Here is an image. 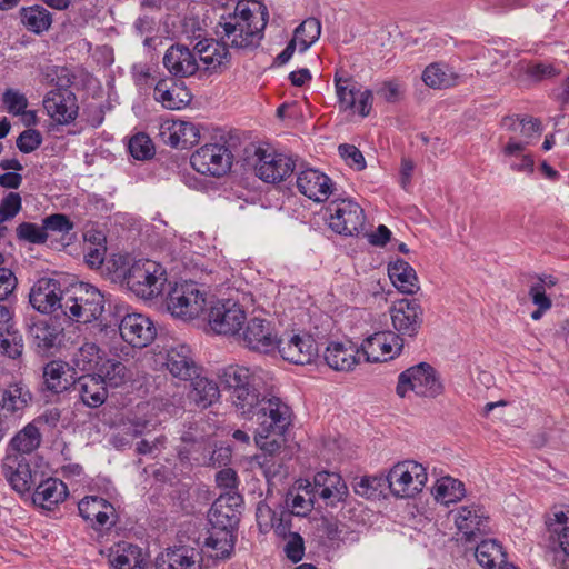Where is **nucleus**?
<instances>
[{
	"instance_id": "nucleus-30",
	"label": "nucleus",
	"mask_w": 569,
	"mask_h": 569,
	"mask_svg": "<svg viewBox=\"0 0 569 569\" xmlns=\"http://www.w3.org/2000/svg\"><path fill=\"white\" fill-rule=\"evenodd\" d=\"M32 400V395L22 382L10 383L0 388V411L4 419L21 417Z\"/></svg>"
},
{
	"instance_id": "nucleus-45",
	"label": "nucleus",
	"mask_w": 569,
	"mask_h": 569,
	"mask_svg": "<svg viewBox=\"0 0 569 569\" xmlns=\"http://www.w3.org/2000/svg\"><path fill=\"white\" fill-rule=\"evenodd\" d=\"M270 518V527L274 530V532L282 538H287L291 533V521L295 516L292 511L289 509H281L279 513L272 511L268 506L259 505L257 508V519L259 526H262L261 518L264 516Z\"/></svg>"
},
{
	"instance_id": "nucleus-12",
	"label": "nucleus",
	"mask_w": 569,
	"mask_h": 569,
	"mask_svg": "<svg viewBox=\"0 0 569 569\" xmlns=\"http://www.w3.org/2000/svg\"><path fill=\"white\" fill-rule=\"evenodd\" d=\"M254 415L259 422L256 431L284 435L290 426L291 410L277 397L269 399L260 397L259 407L248 419H251Z\"/></svg>"
},
{
	"instance_id": "nucleus-2",
	"label": "nucleus",
	"mask_w": 569,
	"mask_h": 569,
	"mask_svg": "<svg viewBox=\"0 0 569 569\" xmlns=\"http://www.w3.org/2000/svg\"><path fill=\"white\" fill-rule=\"evenodd\" d=\"M218 378L222 389L229 393L237 412L249 418L260 403V372L244 366L229 365L219 369Z\"/></svg>"
},
{
	"instance_id": "nucleus-38",
	"label": "nucleus",
	"mask_w": 569,
	"mask_h": 569,
	"mask_svg": "<svg viewBox=\"0 0 569 569\" xmlns=\"http://www.w3.org/2000/svg\"><path fill=\"white\" fill-rule=\"evenodd\" d=\"M110 563L114 569H146L147 566L142 549L126 541L117 545L110 555Z\"/></svg>"
},
{
	"instance_id": "nucleus-1",
	"label": "nucleus",
	"mask_w": 569,
	"mask_h": 569,
	"mask_svg": "<svg viewBox=\"0 0 569 569\" xmlns=\"http://www.w3.org/2000/svg\"><path fill=\"white\" fill-rule=\"evenodd\" d=\"M118 333L133 348H144L154 340L157 329L147 316L129 313L126 307L109 302L108 313L100 320L99 335L112 339Z\"/></svg>"
},
{
	"instance_id": "nucleus-52",
	"label": "nucleus",
	"mask_w": 569,
	"mask_h": 569,
	"mask_svg": "<svg viewBox=\"0 0 569 569\" xmlns=\"http://www.w3.org/2000/svg\"><path fill=\"white\" fill-rule=\"evenodd\" d=\"M321 33V23L317 18L303 20L295 30L293 39L298 42L299 52L307 51Z\"/></svg>"
},
{
	"instance_id": "nucleus-19",
	"label": "nucleus",
	"mask_w": 569,
	"mask_h": 569,
	"mask_svg": "<svg viewBox=\"0 0 569 569\" xmlns=\"http://www.w3.org/2000/svg\"><path fill=\"white\" fill-rule=\"evenodd\" d=\"M241 338L244 346L253 351L269 353L278 349L279 339L273 332L271 322L259 317L248 320Z\"/></svg>"
},
{
	"instance_id": "nucleus-48",
	"label": "nucleus",
	"mask_w": 569,
	"mask_h": 569,
	"mask_svg": "<svg viewBox=\"0 0 569 569\" xmlns=\"http://www.w3.org/2000/svg\"><path fill=\"white\" fill-rule=\"evenodd\" d=\"M40 431L34 423L30 422L11 439L10 447L21 456L34 451L40 446Z\"/></svg>"
},
{
	"instance_id": "nucleus-41",
	"label": "nucleus",
	"mask_w": 569,
	"mask_h": 569,
	"mask_svg": "<svg viewBox=\"0 0 569 569\" xmlns=\"http://www.w3.org/2000/svg\"><path fill=\"white\" fill-rule=\"evenodd\" d=\"M188 397L198 408L207 409L219 400L220 389L213 380L197 375Z\"/></svg>"
},
{
	"instance_id": "nucleus-14",
	"label": "nucleus",
	"mask_w": 569,
	"mask_h": 569,
	"mask_svg": "<svg viewBox=\"0 0 569 569\" xmlns=\"http://www.w3.org/2000/svg\"><path fill=\"white\" fill-rule=\"evenodd\" d=\"M391 322L397 335L413 338L418 335L422 321L423 310L417 299H400L390 308Z\"/></svg>"
},
{
	"instance_id": "nucleus-42",
	"label": "nucleus",
	"mask_w": 569,
	"mask_h": 569,
	"mask_svg": "<svg viewBox=\"0 0 569 569\" xmlns=\"http://www.w3.org/2000/svg\"><path fill=\"white\" fill-rule=\"evenodd\" d=\"M475 557L485 569H496L507 562V553L496 539L482 540L476 547Z\"/></svg>"
},
{
	"instance_id": "nucleus-44",
	"label": "nucleus",
	"mask_w": 569,
	"mask_h": 569,
	"mask_svg": "<svg viewBox=\"0 0 569 569\" xmlns=\"http://www.w3.org/2000/svg\"><path fill=\"white\" fill-rule=\"evenodd\" d=\"M97 376L103 380L106 387L117 388L129 379L127 366L114 358L101 361Z\"/></svg>"
},
{
	"instance_id": "nucleus-29",
	"label": "nucleus",
	"mask_w": 569,
	"mask_h": 569,
	"mask_svg": "<svg viewBox=\"0 0 569 569\" xmlns=\"http://www.w3.org/2000/svg\"><path fill=\"white\" fill-rule=\"evenodd\" d=\"M160 136L172 148L189 149L199 142L200 131L194 123L178 120L162 124Z\"/></svg>"
},
{
	"instance_id": "nucleus-46",
	"label": "nucleus",
	"mask_w": 569,
	"mask_h": 569,
	"mask_svg": "<svg viewBox=\"0 0 569 569\" xmlns=\"http://www.w3.org/2000/svg\"><path fill=\"white\" fill-rule=\"evenodd\" d=\"M234 531L210 529L206 539V546L216 551L214 558L229 559L234 550Z\"/></svg>"
},
{
	"instance_id": "nucleus-7",
	"label": "nucleus",
	"mask_w": 569,
	"mask_h": 569,
	"mask_svg": "<svg viewBox=\"0 0 569 569\" xmlns=\"http://www.w3.org/2000/svg\"><path fill=\"white\" fill-rule=\"evenodd\" d=\"M260 8V23L251 24L243 23L237 20L231 21L228 19H221L217 26L216 33L226 40L232 48L254 50L257 49L264 36V29L268 24L269 12L264 4L259 6Z\"/></svg>"
},
{
	"instance_id": "nucleus-51",
	"label": "nucleus",
	"mask_w": 569,
	"mask_h": 569,
	"mask_svg": "<svg viewBox=\"0 0 569 569\" xmlns=\"http://www.w3.org/2000/svg\"><path fill=\"white\" fill-rule=\"evenodd\" d=\"M336 92L339 104L345 110H353L357 106V97L360 86L352 78H342L338 73L335 76Z\"/></svg>"
},
{
	"instance_id": "nucleus-3",
	"label": "nucleus",
	"mask_w": 569,
	"mask_h": 569,
	"mask_svg": "<svg viewBox=\"0 0 569 569\" xmlns=\"http://www.w3.org/2000/svg\"><path fill=\"white\" fill-rule=\"evenodd\" d=\"M106 298L103 293L90 283L80 282L66 293L63 315L72 321L88 323L98 321L99 330L101 318L107 316Z\"/></svg>"
},
{
	"instance_id": "nucleus-60",
	"label": "nucleus",
	"mask_w": 569,
	"mask_h": 569,
	"mask_svg": "<svg viewBox=\"0 0 569 569\" xmlns=\"http://www.w3.org/2000/svg\"><path fill=\"white\" fill-rule=\"evenodd\" d=\"M2 102L7 111L13 116H21L26 113L28 107L27 97L19 90L9 88L2 93Z\"/></svg>"
},
{
	"instance_id": "nucleus-5",
	"label": "nucleus",
	"mask_w": 569,
	"mask_h": 569,
	"mask_svg": "<svg viewBox=\"0 0 569 569\" xmlns=\"http://www.w3.org/2000/svg\"><path fill=\"white\" fill-rule=\"evenodd\" d=\"M164 302L167 310L176 318L194 319L207 306V291L202 284L184 280L171 284L168 282Z\"/></svg>"
},
{
	"instance_id": "nucleus-50",
	"label": "nucleus",
	"mask_w": 569,
	"mask_h": 569,
	"mask_svg": "<svg viewBox=\"0 0 569 569\" xmlns=\"http://www.w3.org/2000/svg\"><path fill=\"white\" fill-rule=\"evenodd\" d=\"M466 496V489L462 481L452 477H442L435 487V497L437 500L449 505L461 500Z\"/></svg>"
},
{
	"instance_id": "nucleus-33",
	"label": "nucleus",
	"mask_w": 569,
	"mask_h": 569,
	"mask_svg": "<svg viewBox=\"0 0 569 569\" xmlns=\"http://www.w3.org/2000/svg\"><path fill=\"white\" fill-rule=\"evenodd\" d=\"M0 351L11 359L22 355V336L13 328L12 311L0 303Z\"/></svg>"
},
{
	"instance_id": "nucleus-9",
	"label": "nucleus",
	"mask_w": 569,
	"mask_h": 569,
	"mask_svg": "<svg viewBox=\"0 0 569 569\" xmlns=\"http://www.w3.org/2000/svg\"><path fill=\"white\" fill-rule=\"evenodd\" d=\"M389 490L396 498L408 499L420 493L427 483V469L413 460L397 462L387 475Z\"/></svg>"
},
{
	"instance_id": "nucleus-4",
	"label": "nucleus",
	"mask_w": 569,
	"mask_h": 569,
	"mask_svg": "<svg viewBox=\"0 0 569 569\" xmlns=\"http://www.w3.org/2000/svg\"><path fill=\"white\" fill-rule=\"evenodd\" d=\"M119 272L121 282L144 300H152L163 295L164 287L168 284L166 268L152 260L134 261L126 271L122 269Z\"/></svg>"
},
{
	"instance_id": "nucleus-20",
	"label": "nucleus",
	"mask_w": 569,
	"mask_h": 569,
	"mask_svg": "<svg viewBox=\"0 0 569 569\" xmlns=\"http://www.w3.org/2000/svg\"><path fill=\"white\" fill-rule=\"evenodd\" d=\"M28 338L38 355L49 356L61 347L63 330L46 320H32L28 325Z\"/></svg>"
},
{
	"instance_id": "nucleus-35",
	"label": "nucleus",
	"mask_w": 569,
	"mask_h": 569,
	"mask_svg": "<svg viewBox=\"0 0 569 569\" xmlns=\"http://www.w3.org/2000/svg\"><path fill=\"white\" fill-rule=\"evenodd\" d=\"M166 367L173 377L181 380L192 379L198 371L187 345H177L167 350Z\"/></svg>"
},
{
	"instance_id": "nucleus-39",
	"label": "nucleus",
	"mask_w": 569,
	"mask_h": 569,
	"mask_svg": "<svg viewBox=\"0 0 569 569\" xmlns=\"http://www.w3.org/2000/svg\"><path fill=\"white\" fill-rule=\"evenodd\" d=\"M388 274L395 287L407 295L419 290V281L415 269L403 259L389 263Z\"/></svg>"
},
{
	"instance_id": "nucleus-8",
	"label": "nucleus",
	"mask_w": 569,
	"mask_h": 569,
	"mask_svg": "<svg viewBox=\"0 0 569 569\" xmlns=\"http://www.w3.org/2000/svg\"><path fill=\"white\" fill-rule=\"evenodd\" d=\"M411 390L419 397L436 398L443 391V385L436 369L420 362L402 371L398 377L396 392L403 398Z\"/></svg>"
},
{
	"instance_id": "nucleus-21",
	"label": "nucleus",
	"mask_w": 569,
	"mask_h": 569,
	"mask_svg": "<svg viewBox=\"0 0 569 569\" xmlns=\"http://www.w3.org/2000/svg\"><path fill=\"white\" fill-rule=\"evenodd\" d=\"M400 353L403 348V339L393 332H377L367 339L360 346L361 356L366 362H379L387 359H392L391 355Z\"/></svg>"
},
{
	"instance_id": "nucleus-17",
	"label": "nucleus",
	"mask_w": 569,
	"mask_h": 569,
	"mask_svg": "<svg viewBox=\"0 0 569 569\" xmlns=\"http://www.w3.org/2000/svg\"><path fill=\"white\" fill-rule=\"evenodd\" d=\"M64 298L59 280L40 278L31 288L29 302L37 311L48 315L57 309L63 312Z\"/></svg>"
},
{
	"instance_id": "nucleus-58",
	"label": "nucleus",
	"mask_w": 569,
	"mask_h": 569,
	"mask_svg": "<svg viewBox=\"0 0 569 569\" xmlns=\"http://www.w3.org/2000/svg\"><path fill=\"white\" fill-rule=\"evenodd\" d=\"M320 531L332 542H345L350 535H353L346 523L329 518L321 519Z\"/></svg>"
},
{
	"instance_id": "nucleus-25",
	"label": "nucleus",
	"mask_w": 569,
	"mask_h": 569,
	"mask_svg": "<svg viewBox=\"0 0 569 569\" xmlns=\"http://www.w3.org/2000/svg\"><path fill=\"white\" fill-rule=\"evenodd\" d=\"M43 108L59 124L73 122L79 113L78 100L74 93L49 91L43 98Z\"/></svg>"
},
{
	"instance_id": "nucleus-18",
	"label": "nucleus",
	"mask_w": 569,
	"mask_h": 569,
	"mask_svg": "<svg viewBox=\"0 0 569 569\" xmlns=\"http://www.w3.org/2000/svg\"><path fill=\"white\" fill-rule=\"evenodd\" d=\"M241 502L242 497L239 493L220 495L208 512L210 529L236 531L239 523V513L236 507H239Z\"/></svg>"
},
{
	"instance_id": "nucleus-37",
	"label": "nucleus",
	"mask_w": 569,
	"mask_h": 569,
	"mask_svg": "<svg viewBox=\"0 0 569 569\" xmlns=\"http://www.w3.org/2000/svg\"><path fill=\"white\" fill-rule=\"evenodd\" d=\"M67 496L68 488L63 481L57 478H48L37 486L32 495V501L43 509L51 510L53 506L63 501Z\"/></svg>"
},
{
	"instance_id": "nucleus-55",
	"label": "nucleus",
	"mask_w": 569,
	"mask_h": 569,
	"mask_svg": "<svg viewBox=\"0 0 569 569\" xmlns=\"http://www.w3.org/2000/svg\"><path fill=\"white\" fill-rule=\"evenodd\" d=\"M128 150L136 160L140 161L152 159L156 154L154 144L144 132H138L130 138Z\"/></svg>"
},
{
	"instance_id": "nucleus-34",
	"label": "nucleus",
	"mask_w": 569,
	"mask_h": 569,
	"mask_svg": "<svg viewBox=\"0 0 569 569\" xmlns=\"http://www.w3.org/2000/svg\"><path fill=\"white\" fill-rule=\"evenodd\" d=\"M201 557L192 548L167 549L157 556L154 569H201Z\"/></svg>"
},
{
	"instance_id": "nucleus-36",
	"label": "nucleus",
	"mask_w": 569,
	"mask_h": 569,
	"mask_svg": "<svg viewBox=\"0 0 569 569\" xmlns=\"http://www.w3.org/2000/svg\"><path fill=\"white\" fill-rule=\"evenodd\" d=\"M361 357L360 348L352 345L347 347L342 342H330L325 351L327 365L337 371L352 370Z\"/></svg>"
},
{
	"instance_id": "nucleus-16",
	"label": "nucleus",
	"mask_w": 569,
	"mask_h": 569,
	"mask_svg": "<svg viewBox=\"0 0 569 569\" xmlns=\"http://www.w3.org/2000/svg\"><path fill=\"white\" fill-rule=\"evenodd\" d=\"M77 372L69 362L54 359L42 368L41 392L46 396H57L71 390Z\"/></svg>"
},
{
	"instance_id": "nucleus-64",
	"label": "nucleus",
	"mask_w": 569,
	"mask_h": 569,
	"mask_svg": "<svg viewBox=\"0 0 569 569\" xmlns=\"http://www.w3.org/2000/svg\"><path fill=\"white\" fill-rule=\"evenodd\" d=\"M52 74V83H54L56 88L51 91H60V93H73L70 90L76 77L67 67H53Z\"/></svg>"
},
{
	"instance_id": "nucleus-23",
	"label": "nucleus",
	"mask_w": 569,
	"mask_h": 569,
	"mask_svg": "<svg viewBox=\"0 0 569 569\" xmlns=\"http://www.w3.org/2000/svg\"><path fill=\"white\" fill-rule=\"evenodd\" d=\"M278 350L286 361L295 365L311 363L318 355L317 342L310 335H293L288 340L281 338Z\"/></svg>"
},
{
	"instance_id": "nucleus-47",
	"label": "nucleus",
	"mask_w": 569,
	"mask_h": 569,
	"mask_svg": "<svg viewBox=\"0 0 569 569\" xmlns=\"http://www.w3.org/2000/svg\"><path fill=\"white\" fill-rule=\"evenodd\" d=\"M100 348L92 342H86L82 345L77 352L72 356L71 366L74 367V371H91L98 369L102 357L100 356Z\"/></svg>"
},
{
	"instance_id": "nucleus-27",
	"label": "nucleus",
	"mask_w": 569,
	"mask_h": 569,
	"mask_svg": "<svg viewBox=\"0 0 569 569\" xmlns=\"http://www.w3.org/2000/svg\"><path fill=\"white\" fill-rule=\"evenodd\" d=\"M313 495L321 498L326 506L335 507L348 496V487L339 473L321 471L313 478Z\"/></svg>"
},
{
	"instance_id": "nucleus-54",
	"label": "nucleus",
	"mask_w": 569,
	"mask_h": 569,
	"mask_svg": "<svg viewBox=\"0 0 569 569\" xmlns=\"http://www.w3.org/2000/svg\"><path fill=\"white\" fill-rule=\"evenodd\" d=\"M46 239L58 234L63 240L73 229L74 222L64 213H52L42 219Z\"/></svg>"
},
{
	"instance_id": "nucleus-59",
	"label": "nucleus",
	"mask_w": 569,
	"mask_h": 569,
	"mask_svg": "<svg viewBox=\"0 0 569 569\" xmlns=\"http://www.w3.org/2000/svg\"><path fill=\"white\" fill-rule=\"evenodd\" d=\"M17 238L33 244H43L47 242L43 226L33 222H22L16 229Z\"/></svg>"
},
{
	"instance_id": "nucleus-6",
	"label": "nucleus",
	"mask_w": 569,
	"mask_h": 569,
	"mask_svg": "<svg viewBox=\"0 0 569 569\" xmlns=\"http://www.w3.org/2000/svg\"><path fill=\"white\" fill-rule=\"evenodd\" d=\"M231 137L220 136L216 142L206 143L190 157L192 168L201 174L220 178L232 167Z\"/></svg>"
},
{
	"instance_id": "nucleus-40",
	"label": "nucleus",
	"mask_w": 569,
	"mask_h": 569,
	"mask_svg": "<svg viewBox=\"0 0 569 569\" xmlns=\"http://www.w3.org/2000/svg\"><path fill=\"white\" fill-rule=\"evenodd\" d=\"M227 44L226 41L221 43L213 40H204L199 41L194 46V50L198 52L200 60L208 67L212 69L227 68L231 57Z\"/></svg>"
},
{
	"instance_id": "nucleus-15",
	"label": "nucleus",
	"mask_w": 569,
	"mask_h": 569,
	"mask_svg": "<svg viewBox=\"0 0 569 569\" xmlns=\"http://www.w3.org/2000/svg\"><path fill=\"white\" fill-rule=\"evenodd\" d=\"M79 515L94 530H109L118 522L116 508L107 499L98 496H86L78 503Z\"/></svg>"
},
{
	"instance_id": "nucleus-62",
	"label": "nucleus",
	"mask_w": 569,
	"mask_h": 569,
	"mask_svg": "<svg viewBox=\"0 0 569 569\" xmlns=\"http://www.w3.org/2000/svg\"><path fill=\"white\" fill-rule=\"evenodd\" d=\"M42 143V134L37 129H27L17 138V148L23 153H31Z\"/></svg>"
},
{
	"instance_id": "nucleus-63",
	"label": "nucleus",
	"mask_w": 569,
	"mask_h": 569,
	"mask_svg": "<svg viewBox=\"0 0 569 569\" xmlns=\"http://www.w3.org/2000/svg\"><path fill=\"white\" fill-rule=\"evenodd\" d=\"M338 151L349 167H353L358 171L366 168L365 157L356 146L342 143L338 147Z\"/></svg>"
},
{
	"instance_id": "nucleus-13",
	"label": "nucleus",
	"mask_w": 569,
	"mask_h": 569,
	"mask_svg": "<svg viewBox=\"0 0 569 569\" xmlns=\"http://www.w3.org/2000/svg\"><path fill=\"white\" fill-rule=\"evenodd\" d=\"M257 161L256 174L264 182L278 183L291 176L295 162L290 157L276 151H268L261 147L254 149Z\"/></svg>"
},
{
	"instance_id": "nucleus-43",
	"label": "nucleus",
	"mask_w": 569,
	"mask_h": 569,
	"mask_svg": "<svg viewBox=\"0 0 569 569\" xmlns=\"http://www.w3.org/2000/svg\"><path fill=\"white\" fill-rule=\"evenodd\" d=\"M20 17L24 27L36 34L49 30L52 24V14L44 7L39 4L22 8L20 10Z\"/></svg>"
},
{
	"instance_id": "nucleus-49",
	"label": "nucleus",
	"mask_w": 569,
	"mask_h": 569,
	"mask_svg": "<svg viewBox=\"0 0 569 569\" xmlns=\"http://www.w3.org/2000/svg\"><path fill=\"white\" fill-rule=\"evenodd\" d=\"M422 80L430 88L446 89L456 84L457 76L445 64L431 63L425 69Z\"/></svg>"
},
{
	"instance_id": "nucleus-26",
	"label": "nucleus",
	"mask_w": 569,
	"mask_h": 569,
	"mask_svg": "<svg viewBox=\"0 0 569 569\" xmlns=\"http://www.w3.org/2000/svg\"><path fill=\"white\" fill-rule=\"evenodd\" d=\"M162 62L169 73L177 79L193 76L199 68L194 53L181 43L170 46Z\"/></svg>"
},
{
	"instance_id": "nucleus-10",
	"label": "nucleus",
	"mask_w": 569,
	"mask_h": 569,
	"mask_svg": "<svg viewBox=\"0 0 569 569\" xmlns=\"http://www.w3.org/2000/svg\"><path fill=\"white\" fill-rule=\"evenodd\" d=\"M246 311L236 300L223 299L214 302L208 313V323L218 335H239L246 322Z\"/></svg>"
},
{
	"instance_id": "nucleus-32",
	"label": "nucleus",
	"mask_w": 569,
	"mask_h": 569,
	"mask_svg": "<svg viewBox=\"0 0 569 569\" xmlns=\"http://www.w3.org/2000/svg\"><path fill=\"white\" fill-rule=\"evenodd\" d=\"M2 472L19 493L30 491L33 483L31 470L26 459L19 455H7L2 462Z\"/></svg>"
},
{
	"instance_id": "nucleus-28",
	"label": "nucleus",
	"mask_w": 569,
	"mask_h": 569,
	"mask_svg": "<svg viewBox=\"0 0 569 569\" xmlns=\"http://www.w3.org/2000/svg\"><path fill=\"white\" fill-rule=\"evenodd\" d=\"M332 186L331 179L316 169L302 170L297 177L298 190L316 202L327 200L332 193Z\"/></svg>"
},
{
	"instance_id": "nucleus-57",
	"label": "nucleus",
	"mask_w": 569,
	"mask_h": 569,
	"mask_svg": "<svg viewBox=\"0 0 569 569\" xmlns=\"http://www.w3.org/2000/svg\"><path fill=\"white\" fill-rule=\"evenodd\" d=\"M256 460L268 481L282 475L286 456L259 453L256 456Z\"/></svg>"
},
{
	"instance_id": "nucleus-61",
	"label": "nucleus",
	"mask_w": 569,
	"mask_h": 569,
	"mask_svg": "<svg viewBox=\"0 0 569 569\" xmlns=\"http://www.w3.org/2000/svg\"><path fill=\"white\" fill-rule=\"evenodd\" d=\"M22 200L19 193L9 192L0 203V222L13 219L21 210Z\"/></svg>"
},
{
	"instance_id": "nucleus-24",
	"label": "nucleus",
	"mask_w": 569,
	"mask_h": 569,
	"mask_svg": "<svg viewBox=\"0 0 569 569\" xmlns=\"http://www.w3.org/2000/svg\"><path fill=\"white\" fill-rule=\"evenodd\" d=\"M455 522L468 542L473 541L477 535L483 536L490 531L487 511L483 507L476 503L460 507Z\"/></svg>"
},
{
	"instance_id": "nucleus-31",
	"label": "nucleus",
	"mask_w": 569,
	"mask_h": 569,
	"mask_svg": "<svg viewBox=\"0 0 569 569\" xmlns=\"http://www.w3.org/2000/svg\"><path fill=\"white\" fill-rule=\"evenodd\" d=\"M71 390L78 392L81 401L89 408H98L108 398V390L97 373H87L76 377Z\"/></svg>"
},
{
	"instance_id": "nucleus-56",
	"label": "nucleus",
	"mask_w": 569,
	"mask_h": 569,
	"mask_svg": "<svg viewBox=\"0 0 569 569\" xmlns=\"http://www.w3.org/2000/svg\"><path fill=\"white\" fill-rule=\"evenodd\" d=\"M254 441L257 447L261 450L260 453H270V455H279L287 456L284 452L286 449V438L284 435H273L271 432H260L256 431Z\"/></svg>"
},
{
	"instance_id": "nucleus-53",
	"label": "nucleus",
	"mask_w": 569,
	"mask_h": 569,
	"mask_svg": "<svg viewBox=\"0 0 569 569\" xmlns=\"http://www.w3.org/2000/svg\"><path fill=\"white\" fill-rule=\"evenodd\" d=\"M386 488L389 489V483L387 476L383 475L363 476L353 482L355 492L367 499L379 497Z\"/></svg>"
},
{
	"instance_id": "nucleus-11",
	"label": "nucleus",
	"mask_w": 569,
	"mask_h": 569,
	"mask_svg": "<svg viewBox=\"0 0 569 569\" xmlns=\"http://www.w3.org/2000/svg\"><path fill=\"white\" fill-rule=\"evenodd\" d=\"M329 227L339 234L358 236L363 230L366 216L363 209L355 201L342 199L328 207Z\"/></svg>"
},
{
	"instance_id": "nucleus-22",
	"label": "nucleus",
	"mask_w": 569,
	"mask_h": 569,
	"mask_svg": "<svg viewBox=\"0 0 569 569\" xmlns=\"http://www.w3.org/2000/svg\"><path fill=\"white\" fill-rule=\"evenodd\" d=\"M154 100L168 110H180L187 107L192 94L184 81L177 78H162L154 86Z\"/></svg>"
}]
</instances>
